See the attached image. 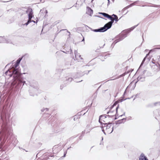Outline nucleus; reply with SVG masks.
I'll list each match as a JSON object with an SVG mask.
<instances>
[{"instance_id":"1","label":"nucleus","mask_w":160,"mask_h":160,"mask_svg":"<svg viewBox=\"0 0 160 160\" xmlns=\"http://www.w3.org/2000/svg\"><path fill=\"white\" fill-rule=\"evenodd\" d=\"M2 122L1 125V131L0 132V145H2L6 139H10L12 133L11 126L8 124L9 121L10 114L8 108L4 107L1 115Z\"/></svg>"},{"instance_id":"2","label":"nucleus","mask_w":160,"mask_h":160,"mask_svg":"<svg viewBox=\"0 0 160 160\" xmlns=\"http://www.w3.org/2000/svg\"><path fill=\"white\" fill-rule=\"evenodd\" d=\"M5 74L10 77L13 76V82L12 83V85L15 88V91H17L22 85V87L25 84H26L18 69H14L12 73L8 70L5 72Z\"/></svg>"},{"instance_id":"3","label":"nucleus","mask_w":160,"mask_h":160,"mask_svg":"<svg viewBox=\"0 0 160 160\" xmlns=\"http://www.w3.org/2000/svg\"><path fill=\"white\" fill-rule=\"evenodd\" d=\"M138 25V24L137 25H135L130 28L129 29H126L124 31H123L121 34L120 35L119 37V38L116 40H115L114 42L112 43V46L113 45V46L118 42L122 40L123 39H124L125 38L127 37V34L131 32V31L133 30L135 28H136Z\"/></svg>"},{"instance_id":"4","label":"nucleus","mask_w":160,"mask_h":160,"mask_svg":"<svg viewBox=\"0 0 160 160\" xmlns=\"http://www.w3.org/2000/svg\"><path fill=\"white\" fill-rule=\"evenodd\" d=\"M30 88L29 92L30 96H34L36 94V92L38 91V83L34 82L33 83L30 82Z\"/></svg>"},{"instance_id":"5","label":"nucleus","mask_w":160,"mask_h":160,"mask_svg":"<svg viewBox=\"0 0 160 160\" xmlns=\"http://www.w3.org/2000/svg\"><path fill=\"white\" fill-rule=\"evenodd\" d=\"M156 49H160V48H154L153 49H152V50H151L149 51V52L148 53V54H147L146 56L145 57L143 58L139 68L138 69V71H137V72L138 71H139L140 70V68L143 65V64L144 63V62H145L146 58H147V57L149 55V54H150V53L152 51H154Z\"/></svg>"},{"instance_id":"6","label":"nucleus","mask_w":160,"mask_h":160,"mask_svg":"<svg viewBox=\"0 0 160 160\" xmlns=\"http://www.w3.org/2000/svg\"><path fill=\"white\" fill-rule=\"evenodd\" d=\"M26 12V13L29 12L28 15V19H32L34 17L33 10L31 8H28Z\"/></svg>"},{"instance_id":"7","label":"nucleus","mask_w":160,"mask_h":160,"mask_svg":"<svg viewBox=\"0 0 160 160\" xmlns=\"http://www.w3.org/2000/svg\"><path fill=\"white\" fill-rule=\"evenodd\" d=\"M2 42L3 43H12V41L7 36H4L2 38Z\"/></svg>"},{"instance_id":"8","label":"nucleus","mask_w":160,"mask_h":160,"mask_svg":"<svg viewBox=\"0 0 160 160\" xmlns=\"http://www.w3.org/2000/svg\"><path fill=\"white\" fill-rule=\"evenodd\" d=\"M112 123L110 122H109L108 123H103L102 124V127H103L105 128V130H107L109 128H112Z\"/></svg>"},{"instance_id":"9","label":"nucleus","mask_w":160,"mask_h":160,"mask_svg":"<svg viewBox=\"0 0 160 160\" xmlns=\"http://www.w3.org/2000/svg\"><path fill=\"white\" fill-rule=\"evenodd\" d=\"M111 27L112 25H111L109 23V22H108L103 27H102V28L104 30V31L105 32L108 29L111 28Z\"/></svg>"},{"instance_id":"10","label":"nucleus","mask_w":160,"mask_h":160,"mask_svg":"<svg viewBox=\"0 0 160 160\" xmlns=\"http://www.w3.org/2000/svg\"><path fill=\"white\" fill-rule=\"evenodd\" d=\"M23 57L19 58L16 61L14 65V67L15 68V69H17V68L18 66L19 65L20 62L22 59Z\"/></svg>"},{"instance_id":"11","label":"nucleus","mask_w":160,"mask_h":160,"mask_svg":"<svg viewBox=\"0 0 160 160\" xmlns=\"http://www.w3.org/2000/svg\"><path fill=\"white\" fill-rule=\"evenodd\" d=\"M138 1H136L134 2L133 3L129 5L126 8H123L122 10V12H123L124 10H126L128 8L130 7H132V6L134 5H136V4H137L138 3Z\"/></svg>"},{"instance_id":"12","label":"nucleus","mask_w":160,"mask_h":160,"mask_svg":"<svg viewBox=\"0 0 160 160\" xmlns=\"http://www.w3.org/2000/svg\"><path fill=\"white\" fill-rule=\"evenodd\" d=\"M87 11L86 13L90 16H92V15L93 14V10L90 7H87Z\"/></svg>"},{"instance_id":"13","label":"nucleus","mask_w":160,"mask_h":160,"mask_svg":"<svg viewBox=\"0 0 160 160\" xmlns=\"http://www.w3.org/2000/svg\"><path fill=\"white\" fill-rule=\"evenodd\" d=\"M139 160H148V159L144 154L142 153L139 156Z\"/></svg>"},{"instance_id":"14","label":"nucleus","mask_w":160,"mask_h":160,"mask_svg":"<svg viewBox=\"0 0 160 160\" xmlns=\"http://www.w3.org/2000/svg\"><path fill=\"white\" fill-rule=\"evenodd\" d=\"M145 77L144 75H142L139 76L137 78L138 81H141V82H143L145 81Z\"/></svg>"},{"instance_id":"15","label":"nucleus","mask_w":160,"mask_h":160,"mask_svg":"<svg viewBox=\"0 0 160 160\" xmlns=\"http://www.w3.org/2000/svg\"><path fill=\"white\" fill-rule=\"evenodd\" d=\"M115 112L113 111L109 110L107 112V114L110 113L109 115H107V116L109 118H112L114 116Z\"/></svg>"},{"instance_id":"16","label":"nucleus","mask_w":160,"mask_h":160,"mask_svg":"<svg viewBox=\"0 0 160 160\" xmlns=\"http://www.w3.org/2000/svg\"><path fill=\"white\" fill-rule=\"evenodd\" d=\"M84 74H83L82 72H78L76 74V75L73 76V78L76 79L77 78L82 77V76H83Z\"/></svg>"},{"instance_id":"17","label":"nucleus","mask_w":160,"mask_h":160,"mask_svg":"<svg viewBox=\"0 0 160 160\" xmlns=\"http://www.w3.org/2000/svg\"><path fill=\"white\" fill-rule=\"evenodd\" d=\"M92 128L91 127L90 124H87L86 127V130L87 131V132H89Z\"/></svg>"},{"instance_id":"18","label":"nucleus","mask_w":160,"mask_h":160,"mask_svg":"<svg viewBox=\"0 0 160 160\" xmlns=\"http://www.w3.org/2000/svg\"><path fill=\"white\" fill-rule=\"evenodd\" d=\"M94 32H104V30L102 28V27L98 29H94L92 30Z\"/></svg>"},{"instance_id":"19","label":"nucleus","mask_w":160,"mask_h":160,"mask_svg":"<svg viewBox=\"0 0 160 160\" xmlns=\"http://www.w3.org/2000/svg\"><path fill=\"white\" fill-rule=\"evenodd\" d=\"M75 55V58L76 59H78V58H80L81 59H82V58H81V55H80L79 53H78V51L77 50H75L74 52Z\"/></svg>"},{"instance_id":"20","label":"nucleus","mask_w":160,"mask_h":160,"mask_svg":"<svg viewBox=\"0 0 160 160\" xmlns=\"http://www.w3.org/2000/svg\"><path fill=\"white\" fill-rule=\"evenodd\" d=\"M72 78H66V81H65V83L66 84L69 83L72 81Z\"/></svg>"},{"instance_id":"21","label":"nucleus","mask_w":160,"mask_h":160,"mask_svg":"<svg viewBox=\"0 0 160 160\" xmlns=\"http://www.w3.org/2000/svg\"><path fill=\"white\" fill-rule=\"evenodd\" d=\"M107 115L106 114H104V115H100L99 117V122L102 125V124H103V123H102L101 121V118H102V117H104V118H106L107 117Z\"/></svg>"},{"instance_id":"22","label":"nucleus","mask_w":160,"mask_h":160,"mask_svg":"<svg viewBox=\"0 0 160 160\" xmlns=\"http://www.w3.org/2000/svg\"><path fill=\"white\" fill-rule=\"evenodd\" d=\"M126 99H119V100H118V101H115L114 103L113 104V106H116L118 102H122V101H124L125 100H126Z\"/></svg>"},{"instance_id":"23","label":"nucleus","mask_w":160,"mask_h":160,"mask_svg":"<svg viewBox=\"0 0 160 160\" xmlns=\"http://www.w3.org/2000/svg\"><path fill=\"white\" fill-rule=\"evenodd\" d=\"M126 120L125 118H123L121 120H119L116 122V124H120L123 123V121Z\"/></svg>"},{"instance_id":"24","label":"nucleus","mask_w":160,"mask_h":160,"mask_svg":"<svg viewBox=\"0 0 160 160\" xmlns=\"http://www.w3.org/2000/svg\"><path fill=\"white\" fill-rule=\"evenodd\" d=\"M104 17L107 18H111V15H109L108 14L104 12L102 15Z\"/></svg>"},{"instance_id":"25","label":"nucleus","mask_w":160,"mask_h":160,"mask_svg":"<svg viewBox=\"0 0 160 160\" xmlns=\"http://www.w3.org/2000/svg\"><path fill=\"white\" fill-rule=\"evenodd\" d=\"M113 127H112V128L108 129L107 130H106L107 133L108 134H110L111 133L113 132Z\"/></svg>"},{"instance_id":"26","label":"nucleus","mask_w":160,"mask_h":160,"mask_svg":"<svg viewBox=\"0 0 160 160\" xmlns=\"http://www.w3.org/2000/svg\"><path fill=\"white\" fill-rule=\"evenodd\" d=\"M110 20H111V21L109 22V23H110L111 25H112V24L114 22V20H113V18L111 16V18H109Z\"/></svg>"},{"instance_id":"27","label":"nucleus","mask_w":160,"mask_h":160,"mask_svg":"<svg viewBox=\"0 0 160 160\" xmlns=\"http://www.w3.org/2000/svg\"><path fill=\"white\" fill-rule=\"evenodd\" d=\"M142 7L148 6V7H160V5H155V4H153V5H152V6L145 5H142Z\"/></svg>"},{"instance_id":"28","label":"nucleus","mask_w":160,"mask_h":160,"mask_svg":"<svg viewBox=\"0 0 160 160\" xmlns=\"http://www.w3.org/2000/svg\"><path fill=\"white\" fill-rule=\"evenodd\" d=\"M118 108H119V105H118V106L115 109L116 113L115 114V117L114 118V120L117 119V118L116 117H117V116H118V115H117V112H118Z\"/></svg>"},{"instance_id":"29","label":"nucleus","mask_w":160,"mask_h":160,"mask_svg":"<svg viewBox=\"0 0 160 160\" xmlns=\"http://www.w3.org/2000/svg\"><path fill=\"white\" fill-rule=\"evenodd\" d=\"M49 110V108H43L41 110L42 112H46Z\"/></svg>"},{"instance_id":"30","label":"nucleus","mask_w":160,"mask_h":160,"mask_svg":"<svg viewBox=\"0 0 160 160\" xmlns=\"http://www.w3.org/2000/svg\"><path fill=\"white\" fill-rule=\"evenodd\" d=\"M154 106H158L160 105V102H158L154 103Z\"/></svg>"},{"instance_id":"31","label":"nucleus","mask_w":160,"mask_h":160,"mask_svg":"<svg viewBox=\"0 0 160 160\" xmlns=\"http://www.w3.org/2000/svg\"><path fill=\"white\" fill-rule=\"evenodd\" d=\"M60 73L58 74H55V77L57 78H59L60 77Z\"/></svg>"},{"instance_id":"32","label":"nucleus","mask_w":160,"mask_h":160,"mask_svg":"<svg viewBox=\"0 0 160 160\" xmlns=\"http://www.w3.org/2000/svg\"><path fill=\"white\" fill-rule=\"evenodd\" d=\"M119 20L117 15H116V17H114V18H113V20H114L116 22H117Z\"/></svg>"},{"instance_id":"33","label":"nucleus","mask_w":160,"mask_h":160,"mask_svg":"<svg viewBox=\"0 0 160 160\" xmlns=\"http://www.w3.org/2000/svg\"><path fill=\"white\" fill-rule=\"evenodd\" d=\"M101 128H102V131L103 132V133H104L105 134H106L105 132L104 131V130H105V128H104L103 127H102V126Z\"/></svg>"},{"instance_id":"34","label":"nucleus","mask_w":160,"mask_h":160,"mask_svg":"<svg viewBox=\"0 0 160 160\" xmlns=\"http://www.w3.org/2000/svg\"><path fill=\"white\" fill-rule=\"evenodd\" d=\"M66 86V85L64 84H62V85H61L60 86V89H62V88L64 87H65V86Z\"/></svg>"},{"instance_id":"35","label":"nucleus","mask_w":160,"mask_h":160,"mask_svg":"<svg viewBox=\"0 0 160 160\" xmlns=\"http://www.w3.org/2000/svg\"><path fill=\"white\" fill-rule=\"evenodd\" d=\"M28 22H29V23L32 22V20H31V19H28Z\"/></svg>"},{"instance_id":"36","label":"nucleus","mask_w":160,"mask_h":160,"mask_svg":"<svg viewBox=\"0 0 160 160\" xmlns=\"http://www.w3.org/2000/svg\"><path fill=\"white\" fill-rule=\"evenodd\" d=\"M114 107V106H113V105H112L111 107H110V110H111L112 111V109Z\"/></svg>"},{"instance_id":"37","label":"nucleus","mask_w":160,"mask_h":160,"mask_svg":"<svg viewBox=\"0 0 160 160\" xmlns=\"http://www.w3.org/2000/svg\"><path fill=\"white\" fill-rule=\"evenodd\" d=\"M29 22H28L26 23L24 25H26V26H27L29 24Z\"/></svg>"},{"instance_id":"38","label":"nucleus","mask_w":160,"mask_h":160,"mask_svg":"<svg viewBox=\"0 0 160 160\" xmlns=\"http://www.w3.org/2000/svg\"><path fill=\"white\" fill-rule=\"evenodd\" d=\"M116 15H115V14H112V16H111L112 17H114H114H116Z\"/></svg>"},{"instance_id":"39","label":"nucleus","mask_w":160,"mask_h":160,"mask_svg":"<svg viewBox=\"0 0 160 160\" xmlns=\"http://www.w3.org/2000/svg\"><path fill=\"white\" fill-rule=\"evenodd\" d=\"M146 71V70H144V71H143V72H142V75H144L143 74H144V73H145Z\"/></svg>"},{"instance_id":"40","label":"nucleus","mask_w":160,"mask_h":160,"mask_svg":"<svg viewBox=\"0 0 160 160\" xmlns=\"http://www.w3.org/2000/svg\"><path fill=\"white\" fill-rule=\"evenodd\" d=\"M59 0H53V1H52V2H57L58 1H59Z\"/></svg>"},{"instance_id":"41","label":"nucleus","mask_w":160,"mask_h":160,"mask_svg":"<svg viewBox=\"0 0 160 160\" xmlns=\"http://www.w3.org/2000/svg\"><path fill=\"white\" fill-rule=\"evenodd\" d=\"M125 73H123V74H122L120 76V77H123V76H125Z\"/></svg>"},{"instance_id":"42","label":"nucleus","mask_w":160,"mask_h":160,"mask_svg":"<svg viewBox=\"0 0 160 160\" xmlns=\"http://www.w3.org/2000/svg\"><path fill=\"white\" fill-rule=\"evenodd\" d=\"M105 45V43H104L102 46H100V48H103V47Z\"/></svg>"},{"instance_id":"43","label":"nucleus","mask_w":160,"mask_h":160,"mask_svg":"<svg viewBox=\"0 0 160 160\" xmlns=\"http://www.w3.org/2000/svg\"><path fill=\"white\" fill-rule=\"evenodd\" d=\"M110 1L109 0H108V6L110 4Z\"/></svg>"},{"instance_id":"44","label":"nucleus","mask_w":160,"mask_h":160,"mask_svg":"<svg viewBox=\"0 0 160 160\" xmlns=\"http://www.w3.org/2000/svg\"><path fill=\"white\" fill-rule=\"evenodd\" d=\"M154 60L153 59H152V62L153 63V64H154L155 63V62H154Z\"/></svg>"},{"instance_id":"45","label":"nucleus","mask_w":160,"mask_h":160,"mask_svg":"<svg viewBox=\"0 0 160 160\" xmlns=\"http://www.w3.org/2000/svg\"><path fill=\"white\" fill-rule=\"evenodd\" d=\"M147 59L148 60V62L150 61V58L149 57H148V58Z\"/></svg>"},{"instance_id":"46","label":"nucleus","mask_w":160,"mask_h":160,"mask_svg":"<svg viewBox=\"0 0 160 160\" xmlns=\"http://www.w3.org/2000/svg\"><path fill=\"white\" fill-rule=\"evenodd\" d=\"M126 92V90H125V91H124V93L123 95V96H124L125 95Z\"/></svg>"},{"instance_id":"47","label":"nucleus","mask_w":160,"mask_h":160,"mask_svg":"<svg viewBox=\"0 0 160 160\" xmlns=\"http://www.w3.org/2000/svg\"><path fill=\"white\" fill-rule=\"evenodd\" d=\"M125 112H124V113H123V114H122V115H120L119 117H122V116L123 115H125Z\"/></svg>"},{"instance_id":"48","label":"nucleus","mask_w":160,"mask_h":160,"mask_svg":"<svg viewBox=\"0 0 160 160\" xmlns=\"http://www.w3.org/2000/svg\"><path fill=\"white\" fill-rule=\"evenodd\" d=\"M82 80H81L80 81H76L75 82H82Z\"/></svg>"},{"instance_id":"49","label":"nucleus","mask_w":160,"mask_h":160,"mask_svg":"<svg viewBox=\"0 0 160 160\" xmlns=\"http://www.w3.org/2000/svg\"><path fill=\"white\" fill-rule=\"evenodd\" d=\"M82 137V136H80L79 137L80 139H81Z\"/></svg>"},{"instance_id":"50","label":"nucleus","mask_w":160,"mask_h":160,"mask_svg":"<svg viewBox=\"0 0 160 160\" xmlns=\"http://www.w3.org/2000/svg\"><path fill=\"white\" fill-rule=\"evenodd\" d=\"M105 118H104V117H102V118H101V120H103L104 119H105Z\"/></svg>"},{"instance_id":"51","label":"nucleus","mask_w":160,"mask_h":160,"mask_svg":"<svg viewBox=\"0 0 160 160\" xmlns=\"http://www.w3.org/2000/svg\"><path fill=\"white\" fill-rule=\"evenodd\" d=\"M107 90H103V91L102 92H105Z\"/></svg>"},{"instance_id":"52","label":"nucleus","mask_w":160,"mask_h":160,"mask_svg":"<svg viewBox=\"0 0 160 160\" xmlns=\"http://www.w3.org/2000/svg\"><path fill=\"white\" fill-rule=\"evenodd\" d=\"M84 133H85V131H82V134H84Z\"/></svg>"},{"instance_id":"53","label":"nucleus","mask_w":160,"mask_h":160,"mask_svg":"<svg viewBox=\"0 0 160 160\" xmlns=\"http://www.w3.org/2000/svg\"><path fill=\"white\" fill-rule=\"evenodd\" d=\"M103 12H99V13L100 14H102V15H103Z\"/></svg>"},{"instance_id":"54","label":"nucleus","mask_w":160,"mask_h":160,"mask_svg":"<svg viewBox=\"0 0 160 160\" xmlns=\"http://www.w3.org/2000/svg\"><path fill=\"white\" fill-rule=\"evenodd\" d=\"M32 22H34V23H36V22H37V21H36H36H34V20H32Z\"/></svg>"},{"instance_id":"55","label":"nucleus","mask_w":160,"mask_h":160,"mask_svg":"<svg viewBox=\"0 0 160 160\" xmlns=\"http://www.w3.org/2000/svg\"><path fill=\"white\" fill-rule=\"evenodd\" d=\"M2 14V11L1 10H0V15H1Z\"/></svg>"},{"instance_id":"56","label":"nucleus","mask_w":160,"mask_h":160,"mask_svg":"<svg viewBox=\"0 0 160 160\" xmlns=\"http://www.w3.org/2000/svg\"><path fill=\"white\" fill-rule=\"evenodd\" d=\"M66 154L65 153H64V156H63V157H65V156H66Z\"/></svg>"},{"instance_id":"57","label":"nucleus","mask_w":160,"mask_h":160,"mask_svg":"<svg viewBox=\"0 0 160 160\" xmlns=\"http://www.w3.org/2000/svg\"><path fill=\"white\" fill-rule=\"evenodd\" d=\"M138 96V94H137L136 95L135 97H137Z\"/></svg>"},{"instance_id":"58","label":"nucleus","mask_w":160,"mask_h":160,"mask_svg":"<svg viewBox=\"0 0 160 160\" xmlns=\"http://www.w3.org/2000/svg\"><path fill=\"white\" fill-rule=\"evenodd\" d=\"M84 41V38H83L82 39V41Z\"/></svg>"},{"instance_id":"59","label":"nucleus","mask_w":160,"mask_h":160,"mask_svg":"<svg viewBox=\"0 0 160 160\" xmlns=\"http://www.w3.org/2000/svg\"><path fill=\"white\" fill-rule=\"evenodd\" d=\"M45 12H46V13H48L47 10H46L45 11Z\"/></svg>"},{"instance_id":"60","label":"nucleus","mask_w":160,"mask_h":160,"mask_svg":"<svg viewBox=\"0 0 160 160\" xmlns=\"http://www.w3.org/2000/svg\"><path fill=\"white\" fill-rule=\"evenodd\" d=\"M107 56L106 55H105V56H104V58H107Z\"/></svg>"},{"instance_id":"61","label":"nucleus","mask_w":160,"mask_h":160,"mask_svg":"<svg viewBox=\"0 0 160 160\" xmlns=\"http://www.w3.org/2000/svg\"><path fill=\"white\" fill-rule=\"evenodd\" d=\"M101 85H100V86L98 87V89H99V88H100V87H101Z\"/></svg>"},{"instance_id":"62","label":"nucleus","mask_w":160,"mask_h":160,"mask_svg":"<svg viewBox=\"0 0 160 160\" xmlns=\"http://www.w3.org/2000/svg\"><path fill=\"white\" fill-rule=\"evenodd\" d=\"M90 71H91L90 70V71H88V73H87V74L88 73H89V72Z\"/></svg>"},{"instance_id":"63","label":"nucleus","mask_w":160,"mask_h":160,"mask_svg":"<svg viewBox=\"0 0 160 160\" xmlns=\"http://www.w3.org/2000/svg\"><path fill=\"white\" fill-rule=\"evenodd\" d=\"M71 148V147H69V148H68V149H69L70 148Z\"/></svg>"},{"instance_id":"64","label":"nucleus","mask_w":160,"mask_h":160,"mask_svg":"<svg viewBox=\"0 0 160 160\" xmlns=\"http://www.w3.org/2000/svg\"><path fill=\"white\" fill-rule=\"evenodd\" d=\"M93 0H92L91 1V2H92L93 1Z\"/></svg>"}]
</instances>
